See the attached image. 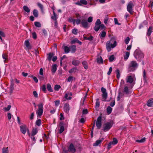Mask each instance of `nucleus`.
Listing matches in <instances>:
<instances>
[{
    "instance_id": "f257e3e1",
    "label": "nucleus",
    "mask_w": 153,
    "mask_h": 153,
    "mask_svg": "<svg viewBox=\"0 0 153 153\" xmlns=\"http://www.w3.org/2000/svg\"><path fill=\"white\" fill-rule=\"evenodd\" d=\"M117 45V42L115 38L113 37L111 38L110 41L107 42L106 46L108 52H110L111 50V48H113Z\"/></svg>"
},
{
    "instance_id": "f03ea898",
    "label": "nucleus",
    "mask_w": 153,
    "mask_h": 153,
    "mask_svg": "<svg viewBox=\"0 0 153 153\" xmlns=\"http://www.w3.org/2000/svg\"><path fill=\"white\" fill-rule=\"evenodd\" d=\"M138 66V64L135 61H132L130 62L128 67V71L129 72L134 71Z\"/></svg>"
},
{
    "instance_id": "7ed1b4c3",
    "label": "nucleus",
    "mask_w": 153,
    "mask_h": 153,
    "mask_svg": "<svg viewBox=\"0 0 153 153\" xmlns=\"http://www.w3.org/2000/svg\"><path fill=\"white\" fill-rule=\"evenodd\" d=\"M43 103H41L38 105V109L36 111V113L37 117H40L43 113Z\"/></svg>"
},
{
    "instance_id": "20e7f679",
    "label": "nucleus",
    "mask_w": 153,
    "mask_h": 153,
    "mask_svg": "<svg viewBox=\"0 0 153 153\" xmlns=\"http://www.w3.org/2000/svg\"><path fill=\"white\" fill-rule=\"evenodd\" d=\"M112 122H107L103 125L102 129V130L104 132L108 131L112 127Z\"/></svg>"
},
{
    "instance_id": "39448f33",
    "label": "nucleus",
    "mask_w": 153,
    "mask_h": 153,
    "mask_svg": "<svg viewBox=\"0 0 153 153\" xmlns=\"http://www.w3.org/2000/svg\"><path fill=\"white\" fill-rule=\"evenodd\" d=\"M135 57L136 59L140 60L144 57L143 54L139 50H136L135 52Z\"/></svg>"
},
{
    "instance_id": "423d86ee",
    "label": "nucleus",
    "mask_w": 153,
    "mask_h": 153,
    "mask_svg": "<svg viewBox=\"0 0 153 153\" xmlns=\"http://www.w3.org/2000/svg\"><path fill=\"white\" fill-rule=\"evenodd\" d=\"M134 6V5L131 1H130L127 6V10L131 14H132L134 13L133 10V7Z\"/></svg>"
},
{
    "instance_id": "0eeeda50",
    "label": "nucleus",
    "mask_w": 153,
    "mask_h": 153,
    "mask_svg": "<svg viewBox=\"0 0 153 153\" xmlns=\"http://www.w3.org/2000/svg\"><path fill=\"white\" fill-rule=\"evenodd\" d=\"M102 116L101 114L97 118L96 123L97 127L98 129H100L102 126L101 121H102Z\"/></svg>"
},
{
    "instance_id": "6e6552de",
    "label": "nucleus",
    "mask_w": 153,
    "mask_h": 153,
    "mask_svg": "<svg viewBox=\"0 0 153 153\" xmlns=\"http://www.w3.org/2000/svg\"><path fill=\"white\" fill-rule=\"evenodd\" d=\"M101 22L100 19H97L95 23V26L94 27V29L96 32H97L100 29V25Z\"/></svg>"
},
{
    "instance_id": "1a4fd4ad",
    "label": "nucleus",
    "mask_w": 153,
    "mask_h": 153,
    "mask_svg": "<svg viewBox=\"0 0 153 153\" xmlns=\"http://www.w3.org/2000/svg\"><path fill=\"white\" fill-rule=\"evenodd\" d=\"M101 91L102 93V98L104 99L105 101H106V100L107 97V93L106 92V89L103 87H102Z\"/></svg>"
},
{
    "instance_id": "9d476101",
    "label": "nucleus",
    "mask_w": 153,
    "mask_h": 153,
    "mask_svg": "<svg viewBox=\"0 0 153 153\" xmlns=\"http://www.w3.org/2000/svg\"><path fill=\"white\" fill-rule=\"evenodd\" d=\"M81 24L82 26L84 28H87L89 27L88 23L87 20L85 19H81Z\"/></svg>"
},
{
    "instance_id": "9b49d317",
    "label": "nucleus",
    "mask_w": 153,
    "mask_h": 153,
    "mask_svg": "<svg viewBox=\"0 0 153 153\" xmlns=\"http://www.w3.org/2000/svg\"><path fill=\"white\" fill-rule=\"evenodd\" d=\"M68 151L72 153H74L76 152V149L73 143H71L68 148Z\"/></svg>"
},
{
    "instance_id": "f8f14e48",
    "label": "nucleus",
    "mask_w": 153,
    "mask_h": 153,
    "mask_svg": "<svg viewBox=\"0 0 153 153\" xmlns=\"http://www.w3.org/2000/svg\"><path fill=\"white\" fill-rule=\"evenodd\" d=\"M20 131L22 133L24 134H25L27 131V128L26 126L25 125H22L20 126Z\"/></svg>"
},
{
    "instance_id": "ddd939ff",
    "label": "nucleus",
    "mask_w": 153,
    "mask_h": 153,
    "mask_svg": "<svg viewBox=\"0 0 153 153\" xmlns=\"http://www.w3.org/2000/svg\"><path fill=\"white\" fill-rule=\"evenodd\" d=\"M64 110L65 112L68 114L69 113L70 110L69 105L68 103H65L64 104Z\"/></svg>"
},
{
    "instance_id": "4468645a",
    "label": "nucleus",
    "mask_w": 153,
    "mask_h": 153,
    "mask_svg": "<svg viewBox=\"0 0 153 153\" xmlns=\"http://www.w3.org/2000/svg\"><path fill=\"white\" fill-rule=\"evenodd\" d=\"M87 3V1L85 0H80L79 2H76L75 4L78 5L82 6V4L86 5Z\"/></svg>"
},
{
    "instance_id": "2eb2a0df",
    "label": "nucleus",
    "mask_w": 153,
    "mask_h": 153,
    "mask_svg": "<svg viewBox=\"0 0 153 153\" xmlns=\"http://www.w3.org/2000/svg\"><path fill=\"white\" fill-rule=\"evenodd\" d=\"M64 123L63 122H60L59 123V126H60V129L59 130V133H62L64 130V127L63 126Z\"/></svg>"
},
{
    "instance_id": "dca6fc26",
    "label": "nucleus",
    "mask_w": 153,
    "mask_h": 153,
    "mask_svg": "<svg viewBox=\"0 0 153 153\" xmlns=\"http://www.w3.org/2000/svg\"><path fill=\"white\" fill-rule=\"evenodd\" d=\"M153 104V98L149 99L147 101L146 105L149 107H152Z\"/></svg>"
},
{
    "instance_id": "f3484780",
    "label": "nucleus",
    "mask_w": 153,
    "mask_h": 153,
    "mask_svg": "<svg viewBox=\"0 0 153 153\" xmlns=\"http://www.w3.org/2000/svg\"><path fill=\"white\" fill-rule=\"evenodd\" d=\"M80 63V62L79 60L74 59H73L72 64L73 65L75 66H78L79 65Z\"/></svg>"
},
{
    "instance_id": "a211bd4d",
    "label": "nucleus",
    "mask_w": 153,
    "mask_h": 153,
    "mask_svg": "<svg viewBox=\"0 0 153 153\" xmlns=\"http://www.w3.org/2000/svg\"><path fill=\"white\" fill-rule=\"evenodd\" d=\"M104 140L103 138H102L101 140H97L95 143L93 144V146H98L101 143V142Z\"/></svg>"
},
{
    "instance_id": "6ab92c4d",
    "label": "nucleus",
    "mask_w": 153,
    "mask_h": 153,
    "mask_svg": "<svg viewBox=\"0 0 153 153\" xmlns=\"http://www.w3.org/2000/svg\"><path fill=\"white\" fill-rule=\"evenodd\" d=\"M14 85V84L13 82V80L12 79L11 82V85L10 87V94L12 93L14 89V88L13 87Z\"/></svg>"
},
{
    "instance_id": "aec40b11",
    "label": "nucleus",
    "mask_w": 153,
    "mask_h": 153,
    "mask_svg": "<svg viewBox=\"0 0 153 153\" xmlns=\"http://www.w3.org/2000/svg\"><path fill=\"white\" fill-rule=\"evenodd\" d=\"M70 48L72 53H74L76 51V46L75 45H72L70 46Z\"/></svg>"
},
{
    "instance_id": "412c9836",
    "label": "nucleus",
    "mask_w": 153,
    "mask_h": 153,
    "mask_svg": "<svg viewBox=\"0 0 153 153\" xmlns=\"http://www.w3.org/2000/svg\"><path fill=\"white\" fill-rule=\"evenodd\" d=\"M57 70V65L56 64H54L52 65L51 71L52 74H54Z\"/></svg>"
},
{
    "instance_id": "4be33fe9",
    "label": "nucleus",
    "mask_w": 153,
    "mask_h": 153,
    "mask_svg": "<svg viewBox=\"0 0 153 153\" xmlns=\"http://www.w3.org/2000/svg\"><path fill=\"white\" fill-rule=\"evenodd\" d=\"M133 79L131 76H127V79L126 80L127 82L131 83L133 81Z\"/></svg>"
},
{
    "instance_id": "5701e85b",
    "label": "nucleus",
    "mask_w": 153,
    "mask_h": 153,
    "mask_svg": "<svg viewBox=\"0 0 153 153\" xmlns=\"http://www.w3.org/2000/svg\"><path fill=\"white\" fill-rule=\"evenodd\" d=\"M75 42H77L80 45L82 44V42L76 38L74 39L71 41V44L75 43Z\"/></svg>"
},
{
    "instance_id": "b1692460",
    "label": "nucleus",
    "mask_w": 153,
    "mask_h": 153,
    "mask_svg": "<svg viewBox=\"0 0 153 153\" xmlns=\"http://www.w3.org/2000/svg\"><path fill=\"white\" fill-rule=\"evenodd\" d=\"M54 55V54L53 53H49L47 56V59L49 61H51L52 58Z\"/></svg>"
},
{
    "instance_id": "393cba45",
    "label": "nucleus",
    "mask_w": 153,
    "mask_h": 153,
    "mask_svg": "<svg viewBox=\"0 0 153 153\" xmlns=\"http://www.w3.org/2000/svg\"><path fill=\"white\" fill-rule=\"evenodd\" d=\"M97 62L98 64H103V60L101 56L100 57H98L97 58Z\"/></svg>"
},
{
    "instance_id": "a878e982",
    "label": "nucleus",
    "mask_w": 153,
    "mask_h": 153,
    "mask_svg": "<svg viewBox=\"0 0 153 153\" xmlns=\"http://www.w3.org/2000/svg\"><path fill=\"white\" fill-rule=\"evenodd\" d=\"M37 132L38 130L37 128H33L32 130L31 135H32V136H34L37 133Z\"/></svg>"
},
{
    "instance_id": "bb28decb",
    "label": "nucleus",
    "mask_w": 153,
    "mask_h": 153,
    "mask_svg": "<svg viewBox=\"0 0 153 153\" xmlns=\"http://www.w3.org/2000/svg\"><path fill=\"white\" fill-rule=\"evenodd\" d=\"M143 78L144 82H147V80L146 78V73L145 70L143 71Z\"/></svg>"
},
{
    "instance_id": "cd10ccee",
    "label": "nucleus",
    "mask_w": 153,
    "mask_h": 153,
    "mask_svg": "<svg viewBox=\"0 0 153 153\" xmlns=\"http://www.w3.org/2000/svg\"><path fill=\"white\" fill-rule=\"evenodd\" d=\"M77 71H78V69L76 67H74L72 68L69 71V72L70 73H75Z\"/></svg>"
},
{
    "instance_id": "c85d7f7f",
    "label": "nucleus",
    "mask_w": 153,
    "mask_h": 153,
    "mask_svg": "<svg viewBox=\"0 0 153 153\" xmlns=\"http://www.w3.org/2000/svg\"><path fill=\"white\" fill-rule=\"evenodd\" d=\"M47 88L48 91L51 92H53V90L52 89L51 86L50 84L48 83L47 84Z\"/></svg>"
},
{
    "instance_id": "c756f323",
    "label": "nucleus",
    "mask_w": 153,
    "mask_h": 153,
    "mask_svg": "<svg viewBox=\"0 0 153 153\" xmlns=\"http://www.w3.org/2000/svg\"><path fill=\"white\" fill-rule=\"evenodd\" d=\"M106 33L104 31H102L100 34V38H102L105 37L106 35Z\"/></svg>"
},
{
    "instance_id": "7c9ffc66",
    "label": "nucleus",
    "mask_w": 153,
    "mask_h": 153,
    "mask_svg": "<svg viewBox=\"0 0 153 153\" xmlns=\"http://www.w3.org/2000/svg\"><path fill=\"white\" fill-rule=\"evenodd\" d=\"M25 45L26 47L28 49H30L31 48V47L30 45L29 41H26L25 42Z\"/></svg>"
},
{
    "instance_id": "2f4dec72",
    "label": "nucleus",
    "mask_w": 153,
    "mask_h": 153,
    "mask_svg": "<svg viewBox=\"0 0 153 153\" xmlns=\"http://www.w3.org/2000/svg\"><path fill=\"white\" fill-rule=\"evenodd\" d=\"M53 16L51 17V18L54 21H56L57 19V15L54 11H53Z\"/></svg>"
},
{
    "instance_id": "473e14b6",
    "label": "nucleus",
    "mask_w": 153,
    "mask_h": 153,
    "mask_svg": "<svg viewBox=\"0 0 153 153\" xmlns=\"http://www.w3.org/2000/svg\"><path fill=\"white\" fill-rule=\"evenodd\" d=\"M82 64L85 69H87L88 68V63L86 61H83L82 62Z\"/></svg>"
},
{
    "instance_id": "72a5a7b5",
    "label": "nucleus",
    "mask_w": 153,
    "mask_h": 153,
    "mask_svg": "<svg viewBox=\"0 0 153 153\" xmlns=\"http://www.w3.org/2000/svg\"><path fill=\"white\" fill-rule=\"evenodd\" d=\"M8 147H3L2 149V153H8Z\"/></svg>"
},
{
    "instance_id": "f704fd0d",
    "label": "nucleus",
    "mask_w": 153,
    "mask_h": 153,
    "mask_svg": "<svg viewBox=\"0 0 153 153\" xmlns=\"http://www.w3.org/2000/svg\"><path fill=\"white\" fill-rule=\"evenodd\" d=\"M152 27H150L148 30L147 32V36H149L151 34V33L152 32Z\"/></svg>"
},
{
    "instance_id": "c9c22d12",
    "label": "nucleus",
    "mask_w": 153,
    "mask_h": 153,
    "mask_svg": "<svg viewBox=\"0 0 153 153\" xmlns=\"http://www.w3.org/2000/svg\"><path fill=\"white\" fill-rule=\"evenodd\" d=\"M107 113L108 114H110L112 111V108L110 107V106H108L107 108Z\"/></svg>"
},
{
    "instance_id": "e433bc0d",
    "label": "nucleus",
    "mask_w": 153,
    "mask_h": 153,
    "mask_svg": "<svg viewBox=\"0 0 153 153\" xmlns=\"http://www.w3.org/2000/svg\"><path fill=\"white\" fill-rule=\"evenodd\" d=\"M117 74V78L118 79H119L120 76V70L118 69H117L116 71Z\"/></svg>"
},
{
    "instance_id": "4c0bfd02",
    "label": "nucleus",
    "mask_w": 153,
    "mask_h": 153,
    "mask_svg": "<svg viewBox=\"0 0 153 153\" xmlns=\"http://www.w3.org/2000/svg\"><path fill=\"white\" fill-rule=\"evenodd\" d=\"M124 92L126 94H128L129 93V89L128 86H125L124 88Z\"/></svg>"
},
{
    "instance_id": "58836bf2",
    "label": "nucleus",
    "mask_w": 153,
    "mask_h": 153,
    "mask_svg": "<svg viewBox=\"0 0 153 153\" xmlns=\"http://www.w3.org/2000/svg\"><path fill=\"white\" fill-rule=\"evenodd\" d=\"M33 15L35 17H38V11L36 10V9L34 10L33 11Z\"/></svg>"
},
{
    "instance_id": "ea45409f",
    "label": "nucleus",
    "mask_w": 153,
    "mask_h": 153,
    "mask_svg": "<svg viewBox=\"0 0 153 153\" xmlns=\"http://www.w3.org/2000/svg\"><path fill=\"white\" fill-rule=\"evenodd\" d=\"M114 59L115 57L113 55H111L108 58L110 62L113 61L114 60Z\"/></svg>"
},
{
    "instance_id": "a19ab883",
    "label": "nucleus",
    "mask_w": 153,
    "mask_h": 153,
    "mask_svg": "<svg viewBox=\"0 0 153 153\" xmlns=\"http://www.w3.org/2000/svg\"><path fill=\"white\" fill-rule=\"evenodd\" d=\"M129 53L128 52H126V53L125 55L124 56V59L125 60L127 59L128 58L129 56Z\"/></svg>"
},
{
    "instance_id": "79ce46f5",
    "label": "nucleus",
    "mask_w": 153,
    "mask_h": 153,
    "mask_svg": "<svg viewBox=\"0 0 153 153\" xmlns=\"http://www.w3.org/2000/svg\"><path fill=\"white\" fill-rule=\"evenodd\" d=\"M24 10L27 13H29L30 12V10L29 8L26 6H24L23 7Z\"/></svg>"
},
{
    "instance_id": "37998d69",
    "label": "nucleus",
    "mask_w": 153,
    "mask_h": 153,
    "mask_svg": "<svg viewBox=\"0 0 153 153\" xmlns=\"http://www.w3.org/2000/svg\"><path fill=\"white\" fill-rule=\"evenodd\" d=\"M113 145H115L117 143L118 141L117 139L115 138H113V141L112 142H111Z\"/></svg>"
},
{
    "instance_id": "c03bdc74",
    "label": "nucleus",
    "mask_w": 153,
    "mask_h": 153,
    "mask_svg": "<svg viewBox=\"0 0 153 153\" xmlns=\"http://www.w3.org/2000/svg\"><path fill=\"white\" fill-rule=\"evenodd\" d=\"M2 58L4 59V62H5L6 60L8 59V56L6 53H3L2 55Z\"/></svg>"
},
{
    "instance_id": "a18cd8bd",
    "label": "nucleus",
    "mask_w": 153,
    "mask_h": 153,
    "mask_svg": "<svg viewBox=\"0 0 153 153\" xmlns=\"http://www.w3.org/2000/svg\"><path fill=\"white\" fill-rule=\"evenodd\" d=\"M146 140L145 138L144 137L141 139L140 140H136V142L138 143H143Z\"/></svg>"
},
{
    "instance_id": "49530a36",
    "label": "nucleus",
    "mask_w": 153,
    "mask_h": 153,
    "mask_svg": "<svg viewBox=\"0 0 153 153\" xmlns=\"http://www.w3.org/2000/svg\"><path fill=\"white\" fill-rule=\"evenodd\" d=\"M41 119H39L36 121V124L38 126H39L41 125Z\"/></svg>"
},
{
    "instance_id": "de8ad7c7",
    "label": "nucleus",
    "mask_w": 153,
    "mask_h": 153,
    "mask_svg": "<svg viewBox=\"0 0 153 153\" xmlns=\"http://www.w3.org/2000/svg\"><path fill=\"white\" fill-rule=\"evenodd\" d=\"M64 51L65 53H68L70 51L69 48L67 46H65L64 47Z\"/></svg>"
},
{
    "instance_id": "09e8293b",
    "label": "nucleus",
    "mask_w": 153,
    "mask_h": 153,
    "mask_svg": "<svg viewBox=\"0 0 153 153\" xmlns=\"http://www.w3.org/2000/svg\"><path fill=\"white\" fill-rule=\"evenodd\" d=\"M35 25L37 27H40L41 26V24L39 22H34Z\"/></svg>"
},
{
    "instance_id": "8fccbe9b",
    "label": "nucleus",
    "mask_w": 153,
    "mask_h": 153,
    "mask_svg": "<svg viewBox=\"0 0 153 153\" xmlns=\"http://www.w3.org/2000/svg\"><path fill=\"white\" fill-rule=\"evenodd\" d=\"M61 88V86L59 85H55L54 89L55 91H58Z\"/></svg>"
},
{
    "instance_id": "3c124183",
    "label": "nucleus",
    "mask_w": 153,
    "mask_h": 153,
    "mask_svg": "<svg viewBox=\"0 0 153 153\" xmlns=\"http://www.w3.org/2000/svg\"><path fill=\"white\" fill-rule=\"evenodd\" d=\"M37 5L40 8L41 11H42L43 9V5L40 3H37Z\"/></svg>"
},
{
    "instance_id": "603ef678",
    "label": "nucleus",
    "mask_w": 153,
    "mask_h": 153,
    "mask_svg": "<svg viewBox=\"0 0 153 153\" xmlns=\"http://www.w3.org/2000/svg\"><path fill=\"white\" fill-rule=\"evenodd\" d=\"M11 106L10 105H8L7 107H5L4 108V110L5 111H8L10 110L11 108Z\"/></svg>"
},
{
    "instance_id": "864d4df0",
    "label": "nucleus",
    "mask_w": 153,
    "mask_h": 153,
    "mask_svg": "<svg viewBox=\"0 0 153 153\" xmlns=\"http://www.w3.org/2000/svg\"><path fill=\"white\" fill-rule=\"evenodd\" d=\"M100 103L98 99L96 100V107H99L100 106Z\"/></svg>"
},
{
    "instance_id": "5fc2aeb1",
    "label": "nucleus",
    "mask_w": 153,
    "mask_h": 153,
    "mask_svg": "<svg viewBox=\"0 0 153 153\" xmlns=\"http://www.w3.org/2000/svg\"><path fill=\"white\" fill-rule=\"evenodd\" d=\"M130 40V39L129 38V37H127L125 40V43L126 44H128V43Z\"/></svg>"
},
{
    "instance_id": "6e6d98bb",
    "label": "nucleus",
    "mask_w": 153,
    "mask_h": 153,
    "mask_svg": "<svg viewBox=\"0 0 153 153\" xmlns=\"http://www.w3.org/2000/svg\"><path fill=\"white\" fill-rule=\"evenodd\" d=\"M78 30L74 28L72 30V33L76 35L77 33Z\"/></svg>"
},
{
    "instance_id": "4d7b16f0",
    "label": "nucleus",
    "mask_w": 153,
    "mask_h": 153,
    "mask_svg": "<svg viewBox=\"0 0 153 153\" xmlns=\"http://www.w3.org/2000/svg\"><path fill=\"white\" fill-rule=\"evenodd\" d=\"M42 89L45 93L46 92V88L45 85H43L42 87Z\"/></svg>"
},
{
    "instance_id": "13d9d810",
    "label": "nucleus",
    "mask_w": 153,
    "mask_h": 153,
    "mask_svg": "<svg viewBox=\"0 0 153 153\" xmlns=\"http://www.w3.org/2000/svg\"><path fill=\"white\" fill-rule=\"evenodd\" d=\"M93 21V18L91 16L89 17L87 21L88 22H91Z\"/></svg>"
},
{
    "instance_id": "bf43d9fd",
    "label": "nucleus",
    "mask_w": 153,
    "mask_h": 153,
    "mask_svg": "<svg viewBox=\"0 0 153 153\" xmlns=\"http://www.w3.org/2000/svg\"><path fill=\"white\" fill-rule=\"evenodd\" d=\"M55 106H57L60 104V101L59 100H56L55 101Z\"/></svg>"
},
{
    "instance_id": "052dcab7",
    "label": "nucleus",
    "mask_w": 153,
    "mask_h": 153,
    "mask_svg": "<svg viewBox=\"0 0 153 153\" xmlns=\"http://www.w3.org/2000/svg\"><path fill=\"white\" fill-rule=\"evenodd\" d=\"M32 35L33 36V37L34 39H36L37 38V36L36 33L35 32H33L32 33Z\"/></svg>"
},
{
    "instance_id": "680f3d73",
    "label": "nucleus",
    "mask_w": 153,
    "mask_h": 153,
    "mask_svg": "<svg viewBox=\"0 0 153 153\" xmlns=\"http://www.w3.org/2000/svg\"><path fill=\"white\" fill-rule=\"evenodd\" d=\"M81 20L80 19H75V22L77 25H79L80 23H81Z\"/></svg>"
},
{
    "instance_id": "e2e57ef3",
    "label": "nucleus",
    "mask_w": 153,
    "mask_h": 153,
    "mask_svg": "<svg viewBox=\"0 0 153 153\" xmlns=\"http://www.w3.org/2000/svg\"><path fill=\"white\" fill-rule=\"evenodd\" d=\"M105 28L104 25L103 24H101L100 25V29L101 30H102L104 29H105Z\"/></svg>"
},
{
    "instance_id": "0e129e2a",
    "label": "nucleus",
    "mask_w": 153,
    "mask_h": 153,
    "mask_svg": "<svg viewBox=\"0 0 153 153\" xmlns=\"http://www.w3.org/2000/svg\"><path fill=\"white\" fill-rule=\"evenodd\" d=\"M65 99L67 100H70L71 99V97H68V94H66L65 95Z\"/></svg>"
},
{
    "instance_id": "69168bd1",
    "label": "nucleus",
    "mask_w": 153,
    "mask_h": 153,
    "mask_svg": "<svg viewBox=\"0 0 153 153\" xmlns=\"http://www.w3.org/2000/svg\"><path fill=\"white\" fill-rule=\"evenodd\" d=\"M114 20L115 24H117L119 25H120V24L118 22L117 19V18H114Z\"/></svg>"
},
{
    "instance_id": "338daca9",
    "label": "nucleus",
    "mask_w": 153,
    "mask_h": 153,
    "mask_svg": "<svg viewBox=\"0 0 153 153\" xmlns=\"http://www.w3.org/2000/svg\"><path fill=\"white\" fill-rule=\"evenodd\" d=\"M88 113V111L87 109H85L83 110L82 114H87Z\"/></svg>"
},
{
    "instance_id": "774afa93",
    "label": "nucleus",
    "mask_w": 153,
    "mask_h": 153,
    "mask_svg": "<svg viewBox=\"0 0 153 153\" xmlns=\"http://www.w3.org/2000/svg\"><path fill=\"white\" fill-rule=\"evenodd\" d=\"M112 67H110L109 69V71L107 73V74L108 75H110V74L112 72Z\"/></svg>"
}]
</instances>
